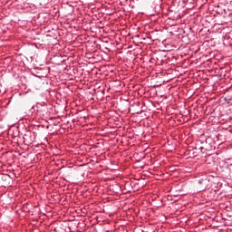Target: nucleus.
I'll use <instances>...</instances> for the list:
<instances>
[{"instance_id":"nucleus-1","label":"nucleus","mask_w":232,"mask_h":232,"mask_svg":"<svg viewBox=\"0 0 232 232\" xmlns=\"http://www.w3.org/2000/svg\"><path fill=\"white\" fill-rule=\"evenodd\" d=\"M24 142H26L27 144H32L34 140H35V136L32 132H27L23 137Z\"/></svg>"},{"instance_id":"nucleus-2","label":"nucleus","mask_w":232,"mask_h":232,"mask_svg":"<svg viewBox=\"0 0 232 232\" xmlns=\"http://www.w3.org/2000/svg\"><path fill=\"white\" fill-rule=\"evenodd\" d=\"M198 184L200 186V189L204 190L206 188H208V186H209V179H201L198 180Z\"/></svg>"},{"instance_id":"nucleus-3","label":"nucleus","mask_w":232,"mask_h":232,"mask_svg":"<svg viewBox=\"0 0 232 232\" xmlns=\"http://www.w3.org/2000/svg\"><path fill=\"white\" fill-rule=\"evenodd\" d=\"M200 150H201V151H202V150H204V148L201 147Z\"/></svg>"}]
</instances>
